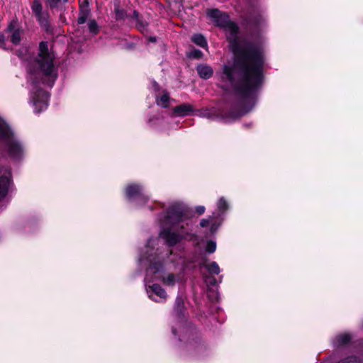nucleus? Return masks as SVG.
<instances>
[{
	"label": "nucleus",
	"instance_id": "obj_26",
	"mask_svg": "<svg viewBox=\"0 0 363 363\" xmlns=\"http://www.w3.org/2000/svg\"><path fill=\"white\" fill-rule=\"evenodd\" d=\"M116 16L117 18L122 19L125 17V13L123 10L116 9Z\"/></svg>",
	"mask_w": 363,
	"mask_h": 363
},
{
	"label": "nucleus",
	"instance_id": "obj_31",
	"mask_svg": "<svg viewBox=\"0 0 363 363\" xmlns=\"http://www.w3.org/2000/svg\"><path fill=\"white\" fill-rule=\"evenodd\" d=\"M5 37L4 35L0 34V47L4 48Z\"/></svg>",
	"mask_w": 363,
	"mask_h": 363
},
{
	"label": "nucleus",
	"instance_id": "obj_12",
	"mask_svg": "<svg viewBox=\"0 0 363 363\" xmlns=\"http://www.w3.org/2000/svg\"><path fill=\"white\" fill-rule=\"evenodd\" d=\"M172 228H164L161 235L164 237L169 245H173L179 240V236L174 232H172Z\"/></svg>",
	"mask_w": 363,
	"mask_h": 363
},
{
	"label": "nucleus",
	"instance_id": "obj_25",
	"mask_svg": "<svg viewBox=\"0 0 363 363\" xmlns=\"http://www.w3.org/2000/svg\"><path fill=\"white\" fill-rule=\"evenodd\" d=\"M200 225H201V227H206L208 225H211V227H213L214 224L212 223V220L210 219H203L201 221Z\"/></svg>",
	"mask_w": 363,
	"mask_h": 363
},
{
	"label": "nucleus",
	"instance_id": "obj_11",
	"mask_svg": "<svg viewBox=\"0 0 363 363\" xmlns=\"http://www.w3.org/2000/svg\"><path fill=\"white\" fill-rule=\"evenodd\" d=\"M193 111V106L189 104H183L173 108L174 114L178 116H185L189 115Z\"/></svg>",
	"mask_w": 363,
	"mask_h": 363
},
{
	"label": "nucleus",
	"instance_id": "obj_1",
	"mask_svg": "<svg viewBox=\"0 0 363 363\" xmlns=\"http://www.w3.org/2000/svg\"><path fill=\"white\" fill-rule=\"evenodd\" d=\"M207 16L225 30L235 55L232 67L225 66L221 79L228 81L242 96V106L250 107L241 111L238 116L249 111L253 106V94L262 82L263 53L260 48L250 43L240 42L238 38V28L230 21L229 16L218 9L207 11Z\"/></svg>",
	"mask_w": 363,
	"mask_h": 363
},
{
	"label": "nucleus",
	"instance_id": "obj_33",
	"mask_svg": "<svg viewBox=\"0 0 363 363\" xmlns=\"http://www.w3.org/2000/svg\"><path fill=\"white\" fill-rule=\"evenodd\" d=\"M133 14H134V16H135V18H138V12L134 11Z\"/></svg>",
	"mask_w": 363,
	"mask_h": 363
},
{
	"label": "nucleus",
	"instance_id": "obj_10",
	"mask_svg": "<svg viewBox=\"0 0 363 363\" xmlns=\"http://www.w3.org/2000/svg\"><path fill=\"white\" fill-rule=\"evenodd\" d=\"M6 32L11 36V41L17 45L21 41V30L16 28V22L11 21L9 25Z\"/></svg>",
	"mask_w": 363,
	"mask_h": 363
},
{
	"label": "nucleus",
	"instance_id": "obj_17",
	"mask_svg": "<svg viewBox=\"0 0 363 363\" xmlns=\"http://www.w3.org/2000/svg\"><path fill=\"white\" fill-rule=\"evenodd\" d=\"M350 340V336L349 334H341L336 337L335 344L337 345H342L347 344Z\"/></svg>",
	"mask_w": 363,
	"mask_h": 363
},
{
	"label": "nucleus",
	"instance_id": "obj_28",
	"mask_svg": "<svg viewBox=\"0 0 363 363\" xmlns=\"http://www.w3.org/2000/svg\"><path fill=\"white\" fill-rule=\"evenodd\" d=\"M206 282L208 284H210L211 286H215L216 284V281L215 278H213L212 277H207L206 279Z\"/></svg>",
	"mask_w": 363,
	"mask_h": 363
},
{
	"label": "nucleus",
	"instance_id": "obj_19",
	"mask_svg": "<svg viewBox=\"0 0 363 363\" xmlns=\"http://www.w3.org/2000/svg\"><path fill=\"white\" fill-rule=\"evenodd\" d=\"M67 2V0H48L50 8H61Z\"/></svg>",
	"mask_w": 363,
	"mask_h": 363
},
{
	"label": "nucleus",
	"instance_id": "obj_13",
	"mask_svg": "<svg viewBox=\"0 0 363 363\" xmlns=\"http://www.w3.org/2000/svg\"><path fill=\"white\" fill-rule=\"evenodd\" d=\"M196 70L199 76L203 79H208L213 74L212 68L207 65H199L197 67Z\"/></svg>",
	"mask_w": 363,
	"mask_h": 363
},
{
	"label": "nucleus",
	"instance_id": "obj_5",
	"mask_svg": "<svg viewBox=\"0 0 363 363\" xmlns=\"http://www.w3.org/2000/svg\"><path fill=\"white\" fill-rule=\"evenodd\" d=\"M193 216V211L186 205L175 203L168 210L166 220L169 223H179L190 219Z\"/></svg>",
	"mask_w": 363,
	"mask_h": 363
},
{
	"label": "nucleus",
	"instance_id": "obj_9",
	"mask_svg": "<svg viewBox=\"0 0 363 363\" xmlns=\"http://www.w3.org/2000/svg\"><path fill=\"white\" fill-rule=\"evenodd\" d=\"M31 9L33 13L36 16L39 23L41 25L46 26L48 24V15L47 13L43 12L42 5L38 0L33 1V4L31 6Z\"/></svg>",
	"mask_w": 363,
	"mask_h": 363
},
{
	"label": "nucleus",
	"instance_id": "obj_27",
	"mask_svg": "<svg viewBox=\"0 0 363 363\" xmlns=\"http://www.w3.org/2000/svg\"><path fill=\"white\" fill-rule=\"evenodd\" d=\"M86 18H87V14L86 13H83L82 15H81L78 18V20H77L78 24H83V23H84L86 20Z\"/></svg>",
	"mask_w": 363,
	"mask_h": 363
},
{
	"label": "nucleus",
	"instance_id": "obj_6",
	"mask_svg": "<svg viewBox=\"0 0 363 363\" xmlns=\"http://www.w3.org/2000/svg\"><path fill=\"white\" fill-rule=\"evenodd\" d=\"M157 242V241L156 240H150L148 241V244L145 247V256L140 259L141 262L145 261L149 265L147 277H149V274H152V272H149V269L151 264V259H152L155 257H156V261H161L164 260L165 257H167L171 254V252L169 250L162 252L159 248L155 249V246L156 245ZM152 274H154L152 273Z\"/></svg>",
	"mask_w": 363,
	"mask_h": 363
},
{
	"label": "nucleus",
	"instance_id": "obj_2",
	"mask_svg": "<svg viewBox=\"0 0 363 363\" xmlns=\"http://www.w3.org/2000/svg\"><path fill=\"white\" fill-rule=\"evenodd\" d=\"M54 56L49 50L48 43L41 42L39 45V53L35 65L33 69H30V78L32 80L42 75L48 78L44 82L49 86H52L57 77V73L53 65ZM36 82H33V91L31 94V100L37 112L45 109L48 105L49 94L41 89H38Z\"/></svg>",
	"mask_w": 363,
	"mask_h": 363
},
{
	"label": "nucleus",
	"instance_id": "obj_7",
	"mask_svg": "<svg viewBox=\"0 0 363 363\" xmlns=\"http://www.w3.org/2000/svg\"><path fill=\"white\" fill-rule=\"evenodd\" d=\"M146 292L148 297L156 302L165 301L167 297L164 289L157 284L152 285L146 284Z\"/></svg>",
	"mask_w": 363,
	"mask_h": 363
},
{
	"label": "nucleus",
	"instance_id": "obj_32",
	"mask_svg": "<svg viewBox=\"0 0 363 363\" xmlns=\"http://www.w3.org/2000/svg\"><path fill=\"white\" fill-rule=\"evenodd\" d=\"M150 41L156 42V38H150Z\"/></svg>",
	"mask_w": 363,
	"mask_h": 363
},
{
	"label": "nucleus",
	"instance_id": "obj_30",
	"mask_svg": "<svg viewBox=\"0 0 363 363\" xmlns=\"http://www.w3.org/2000/svg\"><path fill=\"white\" fill-rule=\"evenodd\" d=\"M182 301L181 298H177L176 300V307H177V310L178 311H180V308L182 307Z\"/></svg>",
	"mask_w": 363,
	"mask_h": 363
},
{
	"label": "nucleus",
	"instance_id": "obj_22",
	"mask_svg": "<svg viewBox=\"0 0 363 363\" xmlns=\"http://www.w3.org/2000/svg\"><path fill=\"white\" fill-rule=\"evenodd\" d=\"M216 250V243L214 241H208L206 245V251L209 253H213Z\"/></svg>",
	"mask_w": 363,
	"mask_h": 363
},
{
	"label": "nucleus",
	"instance_id": "obj_21",
	"mask_svg": "<svg viewBox=\"0 0 363 363\" xmlns=\"http://www.w3.org/2000/svg\"><path fill=\"white\" fill-rule=\"evenodd\" d=\"M89 30L91 33L96 34L98 33V26L95 21H90L88 23Z\"/></svg>",
	"mask_w": 363,
	"mask_h": 363
},
{
	"label": "nucleus",
	"instance_id": "obj_23",
	"mask_svg": "<svg viewBox=\"0 0 363 363\" xmlns=\"http://www.w3.org/2000/svg\"><path fill=\"white\" fill-rule=\"evenodd\" d=\"M208 296L209 298L213 301H217L218 299V294L214 290H210L208 291Z\"/></svg>",
	"mask_w": 363,
	"mask_h": 363
},
{
	"label": "nucleus",
	"instance_id": "obj_15",
	"mask_svg": "<svg viewBox=\"0 0 363 363\" xmlns=\"http://www.w3.org/2000/svg\"><path fill=\"white\" fill-rule=\"evenodd\" d=\"M156 101L157 105L163 108H167L169 105V94L164 92L162 96L157 97Z\"/></svg>",
	"mask_w": 363,
	"mask_h": 363
},
{
	"label": "nucleus",
	"instance_id": "obj_3",
	"mask_svg": "<svg viewBox=\"0 0 363 363\" xmlns=\"http://www.w3.org/2000/svg\"><path fill=\"white\" fill-rule=\"evenodd\" d=\"M0 140L7 148L10 157L17 159L23 155V148L13 138V133L7 125L0 119Z\"/></svg>",
	"mask_w": 363,
	"mask_h": 363
},
{
	"label": "nucleus",
	"instance_id": "obj_4",
	"mask_svg": "<svg viewBox=\"0 0 363 363\" xmlns=\"http://www.w3.org/2000/svg\"><path fill=\"white\" fill-rule=\"evenodd\" d=\"M163 260L156 261V257L150 259L149 272L154 274L155 279L160 280L164 285L168 286H174L178 280V277L172 273L164 272L162 266Z\"/></svg>",
	"mask_w": 363,
	"mask_h": 363
},
{
	"label": "nucleus",
	"instance_id": "obj_24",
	"mask_svg": "<svg viewBox=\"0 0 363 363\" xmlns=\"http://www.w3.org/2000/svg\"><path fill=\"white\" fill-rule=\"evenodd\" d=\"M202 52L199 50H194L189 53V57L194 58H201Z\"/></svg>",
	"mask_w": 363,
	"mask_h": 363
},
{
	"label": "nucleus",
	"instance_id": "obj_29",
	"mask_svg": "<svg viewBox=\"0 0 363 363\" xmlns=\"http://www.w3.org/2000/svg\"><path fill=\"white\" fill-rule=\"evenodd\" d=\"M196 212L199 215H201L205 212V207L203 206H199L196 208Z\"/></svg>",
	"mask_w": 363,
	"mask_h": 363
},
{
	"label": "nucleus",
	"instance_id": "obj_18",
	"mask_svg": "<svg viewBox=\"0 0 363 363\" xmlns=\"http://www.w3.org/2000/svg\"><path fill=\"white\" fill-rule=\"evenodd\" d=\"M206 268L211 274H218L220 273V267L216 262H211L206 265Z\"/></svg>",
	"mask_w": 363,
	"mask_h": 363
},
{
	"label": "nucleus",
	"instance_id": "obj_14",
	"mask_svg": "<svg viewBox=\"0 0 363 363\" xmlns=\"http://www.w3.org/2000/svg\"><path fill=\"white\" fill-rule=\"evenodd\" d=\"M142 192V189L139 185L130 184L126 188V195L128 198H133L137 195H140Z\"/></svg>",
	"mask_w": 363,
	"mask_h": 363
},
{
	"label": "nucleus",
	"instance_id": "obj_20",
	"mask_svg": "<svg viewBox=\"0 0 363 363\" xmlns=\"http://www.w3.org/2000/svg\"><path fill=\"white\" fill-rule=\"evenodd\" d=\"M228 205L227 201L223 198L220 199L219 201H218V210L220 212H224L225 211H226L228 209Z\"/></svg>",
	"mask_w": 363,
	"mask_h": 363
},
{
	"label": "nucleus",
	"instance_id": "obj_16",
	"mask_svg": "<svg viewBox=\"0 0 363 363\" xmlns=\"http://www.w3.org/2000/svg\"><path fill=\"white\" fill-rule=\"evenodd\" d=\"M191 40L195 44L198 45L199 46H201L202 48H205L207 46V42L202 35H194L192 37Z\"/></svg>",
	"mask_w": 363,
	"mask_h": 363
},
{
	"label": "nucleus",
	"instance_id": "obj_34",
	"mask_svg": "<svg viewBox=\"0 0 363 363\" xmlns=\"http://www.w3.org/2000/svg\"><path fill=\"white\" fill-rule=\"evenodd\" d=\"M147 279H148V277H146V279H145L146 282L147 281Z\"/></svg>",
	"mask_w": 363,
	"mask_h": 363
},
{
	"label": "nucleus",
	"instance_id": "obj_8",
	"mask_svg": "<svg viewBox=\"0 0 363 363\" xmlns=\"http://www.w3.org/2000/svg\"><path fill=\"white\" fill-rule=\"evenodd\" d=\"M11 182V173L10 169L8 167L0 168V200L6 196Z\"/></svg>",
	"mask_w": 363,
	"mask_h": 363
}]
</instances>
